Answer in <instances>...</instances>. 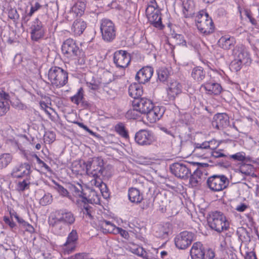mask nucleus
<instances>
[{
    "label": "nucleus",
    "mask_w": 259,
    "mask_h": 259,
    "mask_svg": "<svg viewBox=\"0 0 259 259\" xmlns=\"http://www.w3.org/2000/svg\"><path fill=\"white\" fill-rule=\"evenodd\" d=\"M72 190L73 195L75 197L82 198L83 203L82 210L83 214L92 219L93 218V207L88 203L98 204L100 203V196L98 194L97 191L88 187H83L79 183H77L76 185L72 186Z\"/></svg>",
    "instance_id": "obj_1"
},
{
    "label": "nucleus",
    "mask_w": 259,
    "mask_h": 259,
    "mask_svg": "<svg viewBox=\"0 0 259 259\" xmlns=\"http://www.w3.org/2000/svg\"><path fill=\"white\" fill-rule=\"evenodd\" d=\"M207 222L210 228L219 233L227 230L230 226L225 214L218 211L210 212L207 217Z\"/></svg>",
    "instance_id": "obj_2"
},
{
    "label": "nucleus",
    "mask_w": 259,
    "mask_h": 259,
    "mask_svg": "<svg viewBox=\"0 0 259 259\" xmlns=\"http://www.w3.org/2000/svg\"><path fill=\"white\" fill-rule=\"evenodd\" d=\"M85 166L86 172L88 175L95 178L101 176H105L104 161L100 157H94L89 158L86 162H83Z\"/></svg>",
    "instance_id": "obj_3"
},
{
    "label": "nucleus",
    "mask_w": 259,
    "mask_h": 259,
    "mask_svg": "<svg viewBox=\"0 0 259 259\" xmlns=\"http://www.w3.org/2000/svg\"><path fill=\"white\" fill-rule=\"evenodd\" d=\"M62 51L67 57L78 59V61L80 60V63H84V53L79 49L72 39H67L64 42Z\"/></svg>",
    "instance_id": "obj_4"
},
{
    "label": "nucleus",
    "mask_w": 259,
    "mask_h": 259,
    "mask_svg": "<svg viewBox=\"0 0 259 259\" xmlns=\"http://www.w3.org/2000/svg\"><path fill=\"white\" fill-rule=\"evenodd\" d=\"M196 26L200 33L208 35L214 31V25L208 14L202 11L199 12L195 19Z\"/></svg>",
    "instance_id": "obj_5"
},
{
    "label": "nucleus",
    "mask_w": 259,
    "mask_h": 259,
    "mask_svg": "<svg viewBox=\"0 0 259 259\" xmlns=\"http://www.w3.org/2000/svg\"><path fill=\"white\" fill-rule=\"evenodd\" d=\"M48 75L52 84L56 88L62 87L68 82V73L60 67L51 68Z\"/></svg>",
    "instance_id": "obj_6"
},
{
    "label": "nucleus",
    "mask_w": 259,
    "mask_h": 259,
    "mask_svg": "<svg viewBox=\"0 0 259 259\" xmlns=\"http://www.w3.org/2000/svg\"><path fill=\"white\" fill-rule=\"evenodd\" d=\"M102 38L106 42H112L116 37V30L113 22L106 18L100 21Z\"/></svg>",
    "instance_id": "obj_7"
},
{
    "label": "nucleus",
    "mask_w": 259,
    "mask_h": 259,
    "mask_svg": "<svg viewBox=\"0 0 259 259\" xmlns=\"http://www.w3.org/2000/svg\"><path fill=\"white\" fill-rule=\"evenodd\" d=\"M207 187L212 191H220L225 189L228 184L227 178L224 175H213L207 179Z\"/></svg>",
    "instance_id": "obj_8"
},
{
    "label": "nucleus",
    "mask_w": 259,
    "mask_h": 259,
    "mask_svg": "<svg viewBox=\"0 0 259 259\" xmlns=\"http://www.w3.org/2000/svg\"><path fill=\"white\" fill-rule=\"evenodd\" d=\"M194 233L188 231H183L175 237V245L179 249H185L191 244L194 239Z\"/></svg>",
    "instance_id": "obj_9"
},
{
    "label": "nucleus",
    "mask_w": 259,
    "mask_h": 259,
    "mask_svg": "<svg viewBox=\"0 0 259 259\" xmlns=\"http://www.w3.org/2000/svg\"><path fill=\"white\" fill-rule=\"evenodd\" d=\"M171 172L176 177L186 180L191 175V170L186 164L183 163L177 162L170 165Z\"/></svg>",
    "instance_id": "obj_10"
},
{
    "label": "nucleus",
    "mask_w": 259,
    "mask_h": 259,
    "mask_svg": "<svg viewBox=\"0 0 259 259\" xmlns=\"http://www.w3.org/2000/svg\"><path fill=\"white\" fill-rule=\"evenodd\" d=\"M175 10L179 13H181L185 18L192 17L195 14L193 3L189 0H184L177 3L175 7Z\"/></svg>",
    "instance_id": "obj_11"
},
{
    "label": "nucleus",
    "mask_w": 259,
    "mask_h": 259,
    "mask_svg": "<svg viewBox=\"0 0 259 259\" xmlns=\"http://www.w3.org/2000/svg\"><path fill=\"white\" fill-rule=\"evenodd\" d=\"M146 14L149 21L153 26L160 29L163 28L160 12L154 6L149 5L146 10Z\"/></svg>",
    "instance_id": "obj_12"
},
{
    "label": "nucleus",
    "mask_w": 259,
    "mask_h": 259,
    "mask_svg": "<svg viewBox=\"0 0 259 259\" xmlns=\"http://www.w3.org/2000/svg\"><path fill=\"white\" fill-rule=\"evenodd\" d=\"M29 29L31 38L34 41H38L45 35V26L38 18H35L31 22Z\"/></svg>",
    "instance_id": "obj_13"
},
{
    "label": "nucleus",
    "mask_w": 259,
    "mask_h": 259,
    "mask_svg": "<svg viewBox=\"0 0 259 259\" xmlns=\"http://www.w3.org/2000/svg\"><path fill=\"white\" fill-rule=\"evenodd\" d=\"M135 139L140 145H150L155 141L153 134L150 131L141 130L137 132Z\"/></svg>",
    "instance_id": "obj_14"
},
{
    "label": "nucleus",
    "mask_w": 259,
    "mask_h": 259,
    "mask_svg": "<svg viewBox=\"0 0 259 259\" xmlns=\"http://www.w3.org/2000/svg\"><path fill=\"white\" fill-rule=\"evenodd\" d=\"M113 60L117 67L125 68L127 67L130 63V54L125 51L120 50L117 51L114 53Z\"/></svg>",
    "instance_id": "obj_15"
},
{
    "label": "nucleus",
    "mask_w": 259,
    "mask_h": 259,
    "mask_svg": "<svg viewBox=\"0 0 259 259\" xmlns=\"http://www.w3.org/2000/svg\"><path fill=\"white\" fill-rule=\"evenodd\" d=\"M133 107L139 111L140 113L145 114L148 111L152 109L153 104L152 101L147 98H141L134 100L132 103Z\"/></svg>",
    "instance_id": "obj_16"
},
{
    "label": "nucleus",
    "mask_w": 259,
    "mask_h": 259,
    "mask_svg": "<svg viewBox=\"0 0 259 259\" xmlns=\"http://www.w3.org/2000/svg\"><path fill=\"white\" fill-rule=\"evenodd\" d=\"M211 124L217 130H223L229 125V117L226 113H217L214 115Z\"/></svg>",
    "instance_id": "obj_17"
},
{
    "label": "nucleus",
    "mask_w": 259,
    "mask_h": 259,
    "mask_svg": "<svg viewBox=\"0 0 259 259\" xmlns=\"http://www.w3.org/2000/svg\"><path fill=\"white\" fill-rule=\"evenodd\" d=\"M233 54L234 59L243 65H247L251 63L248 52L242 47L236 46L233 50Z\"/></svg>",
    "instance_id": "obj_18"
},
{
    "label": "nucleus",
    "mask_w": 259,
    "mask_h": 259,
    "mask_svg": "<svg viewBox=\"0 0 259 259\" xmlns=\"http://www.w3.org/2000/svg\"><path fill=\"white\" fill-rule=\"evenodd\" d=\"M201 89H204L206 93L209 95H219L222 90V87L219 83L215 82L211 78L206 79L201 84Z\"/></svg>",
    "instance_id": "obj_19"
},
{
    "label": "nucleus",
    "mask_w": 259,
    "mask_h": 259,
    "mask_svg": "<svg viewBox=\"0 0 259 259\" xmlns=\"http://www.w3.org/2000/svg\"><path fill=\"white\" fill-rule=\"evenodd\" d=\"M55 218L63 222L64 225L67 226L73 224L75 220L74 214L66 209L59 210L56 211Z\"/></svg>",
    "instance_id": "obj_20"
},
{
    "label": "nucleus",
    "mask_w": 259,
    "mask_h": 259,
    "mask_svg": "<svg viewBox=\"0 0 259 259\" xmlns=\"http://www.w3.org/2000/svg\"><path fill=\"white\" fill-rule=\"evenodd\" d=\"M78 234L75 230H72L68 234L66 242L64 244L63 249L65 253L69 254L76 247Z\"/></svg>",
    "instance_id": "obj_21"
},
{
    "label": "nucleus",
    "mask_w": 259,
    "mask_h": 259,
    "mask_svg": "<svg viewBox=\"0 0 259 259\" xmlns=\"http://www.w3.org/2000/svg\"><path fill=\"white\" fill-rule=\"evenodd\" d=\"M153 73V69L151 67H144L137 73L135 78L139 83L144 84L149 81Z\"/></svg>",
    "instance_id": "obj_22"
},
{
    "label": "nucleus",
    "mask_w": 259,
    "mask_h": 259,
    "mask_svg": "<svg viewBox=\"0 0 259 259\" xmlns=\"http://www.w3.org/2000/svg\"><path fill=\"white\" fill-rule=\"evenodd\" d=\"M70 100L77 105L80 104L81 107L84 108H89L91 107L92 105L90 102L85 100L84 98V92L82 88H80L78 90L77 92L70 98Z\"/></svg>",
    "instance_id": "obj_23"
},
{
    "label": "nucleus",
    "mask_w": 259,
    "mask_h": 259,
    "mask_svg": "<svg viewBox=\"0 0 259 259\" xmlns=\"http://www.w3.org/2000/svg\"><path fill=\"white\" fill-rule=\"evenodd\" d=\"M31 167L27 163H24L16 166L12 171V175L14 178H21L24 176L28 177L30 176Z\"/></svg>",
    "instance_id": "obj_24"
},
{
    "label": "nucleus",
    "mask_w": 259,
    "mask_h": 259,
    "mask_svg": "<svg viewBox=\"0 0 259 259\" xmlns=\"http://www.w3.org/2000/svg\"><path fill=\"white\" fill-rule=\"evenodd\" d=\"M164 108L159 106H153L152 109L149 110L145 114L150 123H154L159 120L163 115Z\"/></svg>",
    "instance_id": "obj_25"
},
{
    "label": "nucleus",
    "mask_w": 259,
    "mask_h": 259,
    "mask_svg": "<svg viewBox=\"0 0 259 259\" xmlns=\"http://www.w3.org/2000/svg\"><path fill=\"white\" fill-rule=\"evenodd\" d=\"M191 259H204L205 252L203 244L200 242L194 243L190 250Z\"/></svg>",
    "instance_id": "obj_26"
},
{
    "label": "nucleus",
    "mask_w": 259,
    "mask_h": 259,
    "mask_svg": "<svg viewBox=\"0 0 259 259\" xmlns=\"http://www.w3.org/2000/svg\"><path fill=\"white\" fill-rule=\"evenodd\" d=\"M171 232V226L166 223L157 225L155 228V235L157 237L166 238Z\"/></svg>",
    "instance_id": "obj_27"
},
{
    "label": "nucleus",
    "mask_w": 259,
    "mask_h": 259,
    "mask_svg": "<svg viewBox=\"0 0 259 259\" xmlns=\"http://www.w3.org/2000/svg\"><path fill=\"white\" fill-rule=\"evenodd\" d=\"M218 45L224 50H230L234 48L236 40L234 37L227 35L222 36L218 42Z\"/></svg>",
    "instance_id": "obj_28"
},
{
    "label": "nucleus",
    "mask_w": 259,
    "mask_h": 259,
    "mask_svg": "<svg viewBox=\"0 0 259 259\" xmlns=\"http://www.w3.org/2000/svg\"><path fill=\"white\" fill-rule=\"evenodd\" d=\"M0 117L4 116L9 110V104L8 100L9 99L8 94L2 91L0 92Z\"/></svg>",
    "instance_id": "obj_29"
},
{
    "label": "nucleus",
    "mask_w": 259,
    "mask_h": 259,
    "mask_svg": "<svg viewBox=\"0 0 259 259\" xmlns=\"http://www.w3.org/2000/svg\"><path fill=\"white\" fill-rule=\"evenodd\" d=\"M143 93V89L141 83H134L131 84L128 87L129 95L134 100L141 98Z\"/></svg>",
    "instance_id": "obj_30"
},
{
    "label": "nucleus",
    "mask_w": 259,
    "mask_h": 259,
    "mask_svg": "<svg viewBox=\"0 0 259 259\" xmlns=\"http://www.w3.org/2000/svg\"><path fill=\"white\" fill-rule=\"evenodd\" d=\"M181 92V85L177 81L170 83L167 90V95L170 100H174L176 97Z\"/></svg>",
    "instance_id": "obj_31"
},
{
    "label": "nucleus",
    "mask_w": 259,
    "mask_h": 259,
    "mask_svg": "<svg viewBox=\"0 0 259 259\" xmlns=\"http://www.w3.org/2000/svg\"><path fill=\"white\" fill-rule=\"evenodd\" d=\"M191 76L192 78L198 82H202L205 79H207V77L206 76V72L202 67L197 66L194 67L191 72Z\"/></svg>",
    "instance_id": "obj_32"
},
{
    "label": "nucleus",
    "mask_w": 259,
    "mask_h": 259,
    "mask_svg": "<svg viewBox=\"0 0 259 259\" xmlns=\"http://www.w3.org/2000/svg\"><path fill=\"white\" fill-rule=\"evenodd\" d=\"M85 28L86 23L81 19H77L74 21L72 26V30L74 34L77 35H80L82 34Z\"/></svg>",
    "instance_id": "obj_33"
},
{
    "label": "nucleus",
    "mask_w": 259,
    "mask_h": 259,
    "mask_svg": "<svg viewBox=\"0 0 259 259\" xmlns=\"http://www.w3.org/2000/svg\"><path fill=\"white\" fill-rule=\"evenodd\" d=\"M50 225L52 226L53 230L57 234H61L65 231L66 226L67 225H64L63 222L56 219V218H53L49 221Z\"/></svg>",
    "instance_id": "obj_34"
},
{
    "label": "nucleus",
    "mask_w": 259,
    "mask_h": 259,
    "mask_svg": "<svg viewBox=\"0 0 259 259\" xmlns=\"http://www.w3.org/2000/svg\"><path fill=\"white\" fill-rule=\"evenodd\" d=\"M128 198L132 202L139 203L143 200V196L140 191L135 188H131L128 190Z\"/></svg>",
    "instance_id": "obj_35"
},
{
    "label": "nucleus",
    "mask_w": 259,
    "mask_h": 259,
    "mask_svg": "<svg viewBox=\"0 0 259 259\" xmlns=\"http://www.w3.org/2000/svg\"><path fill=\"white\" fill-rule=\"evenodd\" d=\"M239 171L245 176H251L252 177H256L254 174V168L253 166L249 164H242L239 168Z\"/></svg>",
    "instance_id": "obj_36"
},
{
    "label": "nucleus",
    "mask_w": 259,
    "mask_h": 259,
    "mask_svg": "<svg viewBox=\"0 0 259 259\" xmlns=\"http://www.w3.org/2000/svg\"><path fill=\"white\" fill-rule=\"evenodd\" d=\"M31 176L27 177L22 181H19L17 184L16 189L19 192H23L29 189L30 184H32Z\"/></svg>",
    "instance_id": "obj_37"
},
{
    "label": "nucleus",
    "mask_w": 259,
    "mask_h": 259,
    "mask_svg": "<svg viewBox=\"0 0 259 259\" xmlns=\"http://www.w3.org/2000/svg\"><path fill=\"white\" fill-rule=\"evenodd\" d=\"M100 227L104 233H115L116 227L109 221L104 220L101 222Z\"/></svg>",
    "instance_id": "obj_38"
},
{
    "label": "nucleus",
    "mask_w": 259,
    "mask_h": 259,
    "mask_svg": "<svg viewBox=\"0 0 259 259\" xmlns=\"http://www.w3.org/2000/svg\"><path fill=\"white\" fill-rule=\"evenodd\" d=\"M202 176V172L199 168H197L191 175L190 176V183L192 186H196L201 179Z\"/></svg>",
    "instance_id": "obj_39"
},
{
    "label": "nucleus",
    "mask_w": 259,
    "mask_h": 259,
    "mask_svg": "<svg viewBox=\"0 0 259 259\" xmlns=\"http://www.w3.org/2000/svg\"><path fill=\"white\" fill-rule=\"evenodd\" d=\"M12 156L9 153H4L0 155V169L7 167L12 161Z\"/></svg>",
    "instance_id": "obj_40"
},
{
    "label": "nucleus",
    "mask_w": 259,
    "mask_h": 259,
    "mask_svg": "<svg viewBox=\"0 0 259 259\" xmlns=\"http://www.w3.org/2000/svg\"><path fill=\"white\" fill-rule=\"evenodd\" d=\"M157 75L158 79L164 82L166 81L168 77L169 72L167 69L165 68H161L157 71Z\"/></svg>",
    "instance_id": "obj_41"
},
{
    "label": "nucleus",
    "mask_w": 259,
    "mask_h": 259,
    "mask_svg": "<svg viewBox=\"0 0 259 259\" xmlns=\"http://www.w3.org/2000/svg\"><path fill=\"white\" fill-rule=\"evenodd\" d=\"M115 131L118 133L121 136L126 138L128 137V133L125 130V126L122 123H119L115 126Z\"/></svg>",
    "instance_id": "obj_42"
},
{
    "label": "nucleus",
    "mask_w": 259,
    "mask_h": 259,
    "mask_svg": "<svg viewBox=\"0 0 259 259\" xmlns=\"http://www.w3.org/2000/svg\"><path fill=\"white\" fill-rule=\"evenodd\" d=\"M229 158L235 161L243 162L246 160L245 153L243 152H237L234 154L230 155Z\"/></svg>",
    "instance_id": "obj_43"
},
{
    "label": "nucleus",
    "mask_w": 259,
    "mask_h": 259,
    "mask_svg": "<svg viewBox=\"0 0 259 259\" xmlns=\"http://www.w3.org/2000/svg\"><path fill=\"white\" fill-rule=\"evenodd\" d=\"M19 10L22 12L21 25L26 24L29 21L32 14H30V12H28L27 9H25L24 10L22 9H19Z\"/></svg>",
    "instance_id": "obj_44"
},
{
    "label": "nucleus",
    "mask_w": 259,
    "mask_h": 259,
    "mask_svg": "<svg viewBox=\"0 0 259 259\" xmlns=\"http://www.w3.org/2000/svg\"><path fill=\"white\" fill-rule=\"evenodd\" d=\"M142 113L133 107V109L129 110L126 113V117L129 119H137Z\"/></svg>",
    "instance_id": "obj_45"
},
{
    "label": "nucleus",
    "mask_w": 259,
    "mask_h": 259,
    "mask_svg": "<svg viewBox=\"0 0 259 259\" xmlns=\"http://www.w3.org/2000/svg\"><path fill=\"white\" fill-rule=\"evenodd\" d=\"M212 141H205L202 143H197L195 144V151H198L199 150H207L210 149V143Z\"/></svg>",
    "instance_id": "obj_46"
},
{
    "label": "nucleus",
    "mask_w": 259,
    "mask_h": 259,
    "mask_svg": "<svg viewBox=\"0 0 259 259\" xmlns=\"http://www.w3.org/2000/svg\"><path fill=\"white\" fill-rule=\"evenodd\" d=\"M52 201V196L50 193H47L40 199L39 203L42 206H46L51 203Z\"/></svg>",
    "instance_id": "obj_47"
},
{
    "label": "nucleus",
    "mask_w": 259,
    "mask_h": 259,
    "mask_svg": "<svg viewBox=\"0 0 259 259\" xmlns=\"http://www.w3.org/2000/svg\"><path fill=\"white\" fill-rule=\"evenodd\" d=\"M55 186L54 187L55 189L63 197H68L69 196V192L64 188L62 186L58 184L57 183H55Z\"/></svg>",
    "instance_id": "obj_48"
},
{
    "label": "nucleus",
    "mask_w": 259,
    "mask_h": 259,
    "mask_svg": "<svg viewBox=\"0 0 259 259\" xmlns=\"http://www.w3.org/2000/svg\"><path fill=\"white\" fill-rule=\"evenodd\" d=\"M8 16L14 21L17 20L19 18V15L15 9H11L8 12Z\"/></svg>",
    "instance_id": "obj_49"
},
{
    "label": "nucleus",
    "mask_w": 259,
    "mask_h": 259,
    "mask_svg": "<svg viewBox=\"0 0 259 259\" xmlns=\"http://www.w3.org/2000/svg\"><path fill=\"white\" fill-rule=\"evenodd\" d=\"M132 252L139 256H141L144 258L146 257L147 253L143 247H138L136 248H134Z\"/></svg>",
    "instance_id": "obj_50"
},
{
    "label": "nucleus",
    "mask_w": 259,
    "mask_h": 259,
    "mask_svg": "<svg viewBox=\"0 0 259 259\" xmlns=\"http://www.w3.org/2000/svg\"><path fill=\"white\" fill-rule=\"evenodd\" d=\"M44 138L49 143H52L55 140V135L52 132H48L45 134Z\"/></svg>",
    "instance_id": "obj_51"
},
{
    "label": "nucleus",
    "mask_w": 259,
    "mask_h": 259,
    "mask_svg": "<svg viewBox=\"0 0 259 259\" xmlns=\"http://www.w3.org/2000/svg\"><path fill=\"white\" fill-rule=\"evenodd\" d=\"M99 188L98 189L102 193L103 196L105 198L108 197L109 194L107 191V186L105 183H100L99 184Z\"/></svg>",
    "instance_id": "obj_52"
},
{
    "label": "nucleus",
    "mask_w": 259,
    "mask_h": 259,
    "mask_svg": "<svg viewBox=\"0 0 259 259\" xmlns=\"http://www.w3.org/2000/svg\"><path fill=\"white\" fill-rule=\"evenodd\" d=\"M243 65V64H242L240 62L237 61L236 59H234V60L232 61L231 63V67L235 71H238L240 70V69L241 68V66Z\"/></svg>",
    "instance_id": "obj_53"
},
{
    "label": "nucleus",
    "mask_w": 259,
    "mask_h": 259,
    "mask_svg": "<svg viewBox=\"0 0 259 259\" xmlns=\"http://www.w3.org/2000/svg\"><path fill=\"white\" fill-rule=\"evenodd\" d=\"M68 259H90L88 254L85 253H78L71 256Z\"/></svg>",
    "instance_id": "obj_54"
},
{
    "label": "nucleus",
    "mask_w": 259,
    "mask_h": 259,
    "mask_svg": "<svg viewBox=\"0 0 259 259\" xmlns=\"http://www.w3.org/2000/svg\"><path fill=\"white\" fill-rule=\"evenodd\" d=\"M118 233L123 238L127 239L129 237L128 233L121 228L117 227L114 234Z\"/></svg>",
    "instance_id": "obj_55"
},
{
    "label": "nucleus",
    "mask_w": 259,
    "mask_h": 259,
    "mask_svg": "<svg viewBox=\"0 0 259 259\" xmlns=\"http://www.w3.org/2000/svg\"><path fill=\"white\" fill-rule=\"evenodd\" d=\"M20 225L25 228L27 231H31V230L33 229V227L24 220L21 221V223L20 224Z\"/></svg>",
    "instance_id": "obj_56"
},
{
    "label": "nucleus",
    "mask_w": 259,
    "mask_h": 259,
    "mask_svg": "<svg viewBox=\"0 0 259 259\" xmlns=\"http://www.w3.org/2000/svg\"><path fill=\"white\" fill-rule=\"evenodd\" d=\"M211 155L213 157H214L215 158L224 157L227 156L225 154L222 153L221 152V150L213 151L212 152Z\"/></svg>",
    "instance_id": "obj_57"
},
{
    "label": "nucleus",
    "mask_w": 259,
    "mask_h": 259,
    "mask_svg": "<svg viewBox=\"0 0 259 259\" xmlns=\"http://www.w3.org/2000/svg\"><path fill=\"white\" fill-rule=\"evenodd\" d=\"M74 123L77 125H78L79 127L82 128L83 130H85L86 131L88 132L89 133H90V134H93L94 133L91 131L90 130L87 126H86L85 125H84L83 123H81V122H79L78 121H75V122H74Z\"/></svg>",
    "instance_id": "obj_58"
},
{
    "label": "nucleus",
    "mask_w": 259,
    "mask_h": 259,
    "mask_svg": "<svg viewBox=\"0 0 259 259\" xmlns=\"http://www.w3.org/2000/svg\"><path fill=\"white\" fill-rule=\"evenodd\" d=\"M41 7V6L37 2L35 4L34 6H31L29 12H30V14L33 15L35 11H37Z\"/></svg>",
    "instance_id": "obj_59"
},
{
    "label": "nucleus",
    "mask_w": 259,
    "mask_h": 259,
    "mask_svg": "<svg viewBox=\"0 0 259 259\" xmlns=\"http://www.w3.org/2000/svg\"><path fill=\"white\" fill-rule=\"evenodd\" d=\"M214 252L212 249H209L206 254V258L207 259H214Z\"/></svg>",
    "instance_id": "obj_60"
},
{
    "label": "nucleus",
    "mask_w": 259,
    "mask_h": 259,
    "mask_svg": "<svg viewBox=\"0 0 259 259\" xmlns=\"http://www.w3.org/2000/svg\"><path fill=\"white\" fill-rule=\"evenodd\" d=\"M247 208V206L244 203H241L237 205L236 210L239 212H243Z\"/></svg>",
    "instance_id": "obj_61"
},
{
    "label": "nucleus",
    "mask_w": 259,
    "mask_h": 259,
    "mask_svg": "<svg viewBox=\"0 0 259 259\" xmlns=\"http://www.w3.org/2000/svg\"><path fill=\"white\" fill-rule=\"evenodd\" d=\"M4 221L5 223L9 225L11 228H13L15 226V223L11 221L10 219L8 217H5L4 218Z\"/></svg>",
    "instance_id": "obj_62"
},
{
    "label": "nucleus",
    "mask_w": 259,
    "mask_h": 259,
    "mask_svg": "<svg viewBox=\"0 0 259 259\" xmlns=\"http://www.w3.org/2000/svg\"><path fill=\"white\" fill-rule=\"evenodd\" d=\"M245 259H257L255 253L253 251L248 252Z\"/></svg>",
    "instance_id": "obj_63"
},
{
    "label": "nucleus",
    "mask_w": 259,
    "mask_h": 259,
    "mask_svg": "<svg viewBox=\"0 0 259 259\" xmlns=\"http://www.w3.org/2000/svg\"><path fill=\"white\" fill-rule=\"evenodd\" d=\"M33 155H36V154L34 153L26 154L25 157H26V159L30 162L33 161V160L35 159L34 157H33Z\"/></svg>",
    "instance_id": "obj_64"
}]
</instances>
